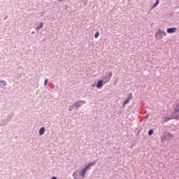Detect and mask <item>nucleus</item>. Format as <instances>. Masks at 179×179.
Returning a JSON list of instances; mask_svg holds the SVG:
<instances>
[{
    "label": "nucleus",
    "mask_w": 179,
    "mask_h": 179,
    "mask_svg": "<svg viewBox=\"0 0 179 179\" xmlns=\"http://www.w3.org/2000/svg\"><path fill=\"white\" fill-rule=\"evenodd\" d=\"M177 31V28H168L166 30V33H169V34H171L172 33H176Z\"/></svg>",
    "instance_id": "f257e3e1"
},
{
    "label": "nucleus",
    "mask_w": 179,
    "mask_h": 179,
    "mask_svg": "<svg viewBox=\"0 0 179 179\" xmlns=\"http://www.w3.org/2000/svg\"><path fill=\"white\" fill-rule=\"evenodd\" d=\"M87 170H89V166H86L82 171H81V176L85 178V174H86Z\"/></svg>",
    "instance_id": "f03ea898"
},
{
    "label": "nucleus",
    "mask_w": 179,
    "mask_h": 179,
    "mask_svg": "<svg viewBox=\"0 0 179 179\" xmlns=\"http://www.w3.org/2000/svg\"><path fill=\"white\" fill-rule=\"evenodd\" d=\"M103 87V80H99V82H98V83L96 84V87L98 88V89H100L101 87Z\"/></svg>",
    "instance_id": "7ed1b4c3"
},
{
    "label": "nucleus",
    "mask_w": 179,
    "mask_h": 179,
    "mask_svg": "<svg viewBox=\"0 0 179 179\" xmlns=\"http://www.w3.org/2000/svg\"><path fill=\"white\" fill-rule=\"evenodd\" d=\"M44 132H45V128L41 127L39 130V134L40 135H43Z\"/></svg>",
    "instance_id": "20e7f679"
},
{
    "label": "nucleus",
    "mask_w": 179,
    "mask_h": 179,
    "mask_svg": "<svg viewBox=\"0 0 179 179\" xmlns=\"http://www.w3.org/2000/svg\"><path fill=\"white\" fill-rule=\"evenodd\" d=\"M43 26H44V24L43 22H41L40 26H38L36 27V30H40V29H43Z\"/></svg>",
    "instance_id": "39448f33"
},
{
    "label": "nucleus",
    "mask_w": 179,
    "mask_h": 179,
    "mask_svg": "<svg viewBox=\"0 0 179 179\" xmlns=\"http://www.w3.org/2000/svg\"><path fill=\"white\" fill-rule=\"evenodd\" d=\"M96 164V162H92L90 164H88V166H87V167H88V169H90V166H93Z\"/></svg>",
    "instance_id": "423d86ee"
},
{
    "label": "nucleus",
    "mask_w": 179,
    "mask_h": 179,
    "mask_svg": "<svg viewBox=\"0 0 179 179\" xmlns=\"http://www.w3.org/2000/svg\"><path fill=\"white\" fill-rule=\"evenodd\" d=\"M131 100V99H127V100H125L123 103V106H125V104H128V103H129V101Z\"/></svg>",
    "instance_id": "0eeeda50"
},
{
    "label": "nucleus",
    "mask_w": 179,
    "mask_h": 179,
    "mask_svg": "<svg viewBox=\"0 0 179 179\" xmlns=\"http://www.w3.org/2000/svg\"><path fill=\"white\" fill-rule=\"evenodd\" d=\"M175 111H176V113H178L179 112V103H178L176 105V107L175 108Z\"/></svg>",
    "instance_id": "6e6552de"
},
{
    "label": "nucleus",
    "mask_w": 179,
    "mask_h": 179,
    "mask_svg": "<svg viewBox=\"0 0 179 179\" xmlns=\"http://www.w3.org/2000/svg\"><path fill=\"white\" fill-rule=\"evenodd\" d=\"M156 3L155 5H153L152 8H156L157 6V5H159V2L160 1V0H156Z\"/></svg>",
    "instance_id": "1a4fd4ad"
},
{
    "label": "nucleus",
    "mask_w": 179,
    "mask_h": 179,
    "mask_svg": "<svg viewBox=\"0 0 179 179\" xmlns=\"http://www.w3.org/2000/svg\"><path fill=\"white\" fill-rule=\"evenodd\" d=\"M148 135L150 136L151 135H153V129H150L149 131H148Z\"/></svg>",
    "instance_id": "9d476101"
},
{
    "label": "nucleus",
    "mask_w": 179,
    "mask_h": 179,
    "mask_svg": "<svg viewBox=\"0 0 179 179\" xmlns=\"http://www.w3.org/2000/svg\"><path fill=\"white\" fill-rule=\"evenodd\" d=\"M99 34H99V32H96V33L95 34V35H94L95 38H97V37H99Z\"/></svg>",
    "instance_id": "9b49d317"
},
{
    "label": "nucleus",
    "mask_w": 179,
    "mask_h": 179,
    "mask_svg": "<svg viewBox=\"0 0 179 179\" xmlns=\"http://www.w3.org/2000/svg\"><path fill=\"white\" fill-rule=\"evenodd\" d=\"M47 83H48V80L45 79L44 82L45 86L47 85Z\"/></svg>",
    "instance_id": "f8f14e48"
},
{
    "label": "nucleus",
    "mask_w": 179,
    "mask_h": 179,
    "mask_svg": "<svg viewBox=\"0 0 179 179\" xmlns=\"http://www.w3.org/2000/svg\"><path fill=\"white\" fill-rule=\"evenodd\" d=\"M73 177L74 178V179H76V173H74L73 174Z\"/></svg>",
    "instance_id": "ddd939ff"
},
{
    "label": "nucleus",
    "mask_w": 179,
    "mask_h": 179,
    "mask_svg": "<svg viewBox=\"0 0 179 179\" xmlns=\"http://www.w3.org/2000/svg\"><path fill=\"white\" fill-rule=\"evenodd\" d=\"M1 83H2L3 85H6V82H5V81H1Z\"/></svg>",
    "instance_id": "4468645a"
},
{
    "label": "nucleus",
    "mask_w": 179,
    "mask_h": 179,
    "mask_svg": "<svg viewBox=\"0 0 179 179\" xmlns=\"http://www.w3.org/2000/svg\"><path fill=\"white\" fill-rule=\"evenodd\" d=\"M51 179H57V177L53 176V177H52V178H51Z\"/></svg>",
    "instance_id": "2eb2a0df"
},
{
    "label": "nucleus",
    "mask_w": 179,
    "mask_h": 179,
    "mask_svg": "<svg viewBox=\"0 0 179 179\" xmlns=\"http://www.w3.org/2000/svg\"><path fill=\"white\" fill-rule=\"evenodd\" d=\"M164 36H166V34H165V32L164 33Z\"/></svg>",
    "instance_id": "dca6fc26"
},
{
    "label": "nucleus",
    "mask_w": 179,
    "mask_h": 179,
    "mask_svg": "<svg viewBox=\"0 0 179 179\" xmlns=\"http://www.w3.org/2000/svg\"><path fill=\"white\" fill-rule=\"evenodd\" d=\"M169 120H170V119H168V120H166V121H167V120L169 121Z\"/></svg>",
    "instance_id": "f3484780"
},
{
    "label": "nucleus",
    "mask_w": 179,
    "mask_h": 179,
    "mask_svg": "<svg viewBox=\"0 0 179 179\" xmlns=\"http://www.w3.org/2000/svg\"><path fill=\"white\" fill-rule=\"evenodd\" d=\"M59 1H64V0H59Z\"/></svg>",
    "instance_id": "a211bd4d"
}]
</instances>
